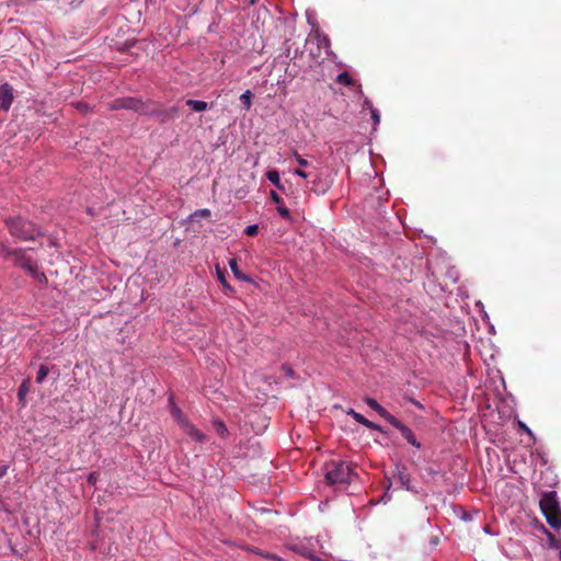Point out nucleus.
I'll return each mask as SVG.
<instances>
[{
  "mask_svg": "<svg viewBox=\"0 0 561 561\" xmlns=\"http://www.w3.org/2000/svg\"><path fill=\"white\" fill-rule=\"evenodd\" d=\"M392 426L400 431L401 435L414 447L420 448L421 443L416 439L415 435L405 426L402 422H400L397 417H393L390 422Z\"/></svg>",
  "mask_w": 561,
  "mask_h": 561,
  "instance_id": "7",
  "label": "nucleus"
},
{
  "mask_svg": "<svg viewBox=\"0 0 561 561\" xmlns=\"http://www.w3.org/2000/svg\"><path fill=\"white\" fill-rule=\"evenodd\" d=\"M282 369L284 370V373L289 376V377H293L294 376V370L290 366L288 365H283L282 366Z\"/></svg>",
  "mask_w": 561,
  "mask_h": 561,
  "instance_id": "29",
  "label": "nucleus"
},
{
  "mask_svg": "<svg viewBox=\"0 0 561 561\" xmlns=\"http://www.w3.org/2000/svg\"><path fill=\"white\" fill-rule=\"evenodd\" d=\"M217 274H218V279L221 282V284L224 286H226L227 284H226V278H225L224 274L219 270L217 271Z\"/></svg>",
  "mask_w": 561,
  "mask_h": 561,
  "instance_id": "33",
  "label": "nucleus"
},
{
  "mask_svg": "<svg viewBox=\"0 0 561 561\" xmlns=\"http://www.w3.org/2000/svg\"><path fill=\"white\" fill-rule=\"evenodd\" d=\"M5 224L10 233L20 240H34L41 233L33 222L21 217L7 219Z\"/></svg>",
  "mask_w": 561,
  "mask_h": 561,
  "instance_id": "4",
  "label": "nucleus"
},
{
  "mask_svg": "<svg viewBox=\"0 0 561 561\" xmlns=\"http://www.w3.org/2000/svg\"><path fill=\"white\" fill-rule=\"evenodd\" d=\"M336 82L344 85H355L354 79L346 71L337 75Z\"/></svg>",
  "mask_w": 561,
  "mask_h": 561,
  "instance_id": "17",
  "label": "nucleus"
},
{
  "mask_svg": "<svg viewBox=\"0 0 561 561\" xmlns=\"http://www.w3.org/2000/svg\"><path fill=\"white\" fill-rule=\"evenodd\" d=\"M347 414L351 415L357 423L364 425L365 427H367L369 430H375V431L382 432V427L380 425H377V424L370 422L364 415H362L360 413L355 412L353 409H351L347 412Z\"/></svg>",
  "mask_w": 561,
  "mask_h": 561,
  "instance_id": "9",
  "label": "nucleus"
},
{
  "mask_svg": "<svg viewBox=\"0 0 561 561\" xmlns=\"http://www.w3.org/2000/svg\"><path fill=\"white\" fill-rule=\"evenodd\" d=\"M369 112H370L371 119L374 121L375 126L379 125L380 114H379L378 110H376L375 107H371V111H369Z\"/></svg>",
  "mask_w": 561,
  "mask_h": 561,
  "instance_id": "26",
  "label": "nucleus"
},
{
  "mask_svg": "<svg viewBox=\"0 0 561 561\" xmlns=\"http://www.w3.org/2000/svg\"><path fill=\"white\" fill-rule=\"evenodd\" d=\"M398 478L402 485H404L407 489H410L409 482H410V476L403 471H399Z\"/></svg>",
  "mask_w": 561,
  "mask_h": 561,
  "instance_id": "24",
  "label": "nucleus"
},
{
  "mask_svg": "<svg viewBox=\"0 0 561 561\" xmlns=\"http://www.w3.org/2000/svg\"><path fill=\"white\" fill-rule=\"evenodd\" d=\"M9 260L13 261L15 265L21 266L25 271H27L33 277L37 280H46V276L44 273L38 272V265L35 261L27 257L25 255V251L22 249H14L11 251L9 255Z\"/></svg>",
  "mask_w": 561,
  "mask_h": 561,
  "instance_id": "5",
  "label": "nucleus"
},
{
  "mask_svg": "<svg viewBox=\"0 0 561 561\" xmlns=\"http://www.w3.org/2000/svg\"><path fill=\"white\" fill-rule=\"evenodd\" d=\"M363 106H364V108L369 110V111H371V107H374L371 101H369L368 99L364 100Z\"/></svg>",
  "mask_w": 561,
  "mask_h": 561,
  "instance_id": "31",
  "label": "nucleus"
},
{
  "mask_svg": "<svg viewBox=\"0 0 561 561\" xmlns=\"http://www.w3.org/2000/svg\"><path fill=\"white\" fill-rule=\"evenodd\" d=\"M11 249H9L3 242L0 241V256L9 260V255L11 253Z\"/></svg>",
  "mask_w": 561,
  "mask_h": 561,
  "instance_id": "25",
  "label": "nucleus"
},
{
  "mask_svg": "<svg viewBox=\"0 0 561 561\" xmlns=\"http://www.w3.org/2000/svg\"><path fill=\"white\" fill-rule=\"evenodd\" d=\"M8 467L7 466H0V478H2L7 473Z\"/></svg>",
  "mask_w": 561,
  "mask_h": 561,
  "instance_id": "35",
  "label": "nucleus"
},
{
  "mask_svg": "<svg viewBox=\"0 0 561 561\" xmlns=\"http://www.w3.org/2000/svg\"><path fill=\"white\" fill-rule=\"evenodd\" d=\"M171 415L175 420V422L179 424L180 427H182L185 423L188 422L187 417L184 415V413L181 411V409L178 408L172 401H171Z\"/></svg>",
  "mask_w": 561,
  "mask_h": 561,
  "instance_id": "13",
  "label": "nucleus"
},
{
  "mask_svg": "<svg viewBox=\"0 0 561 561\" xmlns=\"http://www.w3.org/2000/svg\"><path fill=\"white\" fill-rule=\"evenodd\" d=\"M14 100L13 87L9 83L0 85V111H9Z\"/></svg>",
  "mask_w": 561,
  "mask_h": 561,
  "instance_id": "6",
  "label": "nucleus"
},
{
  "mask_svg": "<svg viewBox=\"0 0 561 561\" xmlns=\"http://www.w3.org/2000/svg\"><path fill=\"white\" fill-rule=\"evenodd\" d=\"M542 515L550 527L561 529V507L556 491L545 492L539 501Z\"/></svg>",
  "mask_w": 561,
  "mask_h": 561,
  "instance_id": "2",
  "label": "nucleus"
},
{
  "mask_svg": "<svg viewBox=\"0 0 561 561\" xmlns=\"http://www.w3.org/2000/svg\"><path fill=\"white\" fill-rule=\"evenodd\" d=\"M229 267L231 268L233 275L238 278V279H242V280H247L248 277H245L239 270V266H238V262H237V259H231L229 261Z\"/></svg>",
  "mask_w": 561,
  "mask_h": 561,
  "instance_id": "18",
  "label": "nucleus"
},
{
  "mask_svg": "<svg viewBox=\"0 0 561 561\" xmlns=\"http://www.w3.org/2000/svg\"><path fill=\"white\" fill-rule=\"evenodd\" d=\"M519 426L527 433L529 434L530 436H533V432L530 431V428H528L524 423L519 422Z\"/></svg>",
  "mask_w": 561,
  "mask_h": 561,
  "instance_id": "34",
  "label": "nucleus"
},
{
  "mask_svg": "<svg viewBox=\"0 0 561 561\" xmlns=\"http://www.w3.org/2000/svg\"><path fill=\"white\" fill-rule=\"evenodd\" d=\"M214 426L220 436H225L228 433L227 426L221 421H215Z\"/></svg>",
  "mask_w": 561,
  "mask_h": 561,
  "instance_id": "23",
  "label": "nucleus"
},
{
  "mask_svg": "<svg viewBox=\"0 0 561 561\" xmlns=\"http://www.w3.org/2000/svg\"><path fill=\"white\" fill-rule=\"evenodd\" d=\"M181 428L187 436L196 442L203 443L206 439L205 434L198 431L190 421L185 423Z\"/></svg>",
  "mask_w": 561,
  "mask_h": 561,
  "instance_id": "10",
  "label": "nucleus"
},
{
  "mask_svg": "<svg viewBox=\"0 0 561 561\" xmlns=\"http://www.w3.org/2000/svg\"><path fill=\"white\" fill-rule=\"evenodd\" d=\"M94 481H95L94 473H91V474L89 476V482L94 483Z\"/></svg>",
  "mask_w": 561,
  "mask_h": 561,
  "instance_id": "36",
  "label": "nucleus"
},
{
  "mask_svg": "<svg viewBox=\"0 0 561 561\" xmlns=\"http://www.w3.org/2000/svg\"><path fill=\"white\" fill-rule=\"evenodd\" d=\"M331 184H332L331 180H329V179H321L320 176H318L313 181L312 191L317 195H323L324 193H327L329 191V188L331 187Z\"/></svg>",
  "mask_w": 561,
  "mask_h": 561,
  "instance_id": "12",
  "label": "nucleus"
},
{
  "mask_svg": "<svg viewBox=\"0 0 561 561\" xmlns=\"http://www.w3.org/2000/svg\"><path fill=\"white\" fill-rule=\"evenodd\" d=\"M324 476L328 484L337 489H346L357 474L352 463L342 460H331L324 466Z\"/></svg>",
  "mask_w": 561,
  "mask_h": 561,
  "instance_id": "1",
  "label": "nucleus"
},
{
  "mask_svg": "<svg viewBox=\"0 0 561 561\" xmlns=\"http://www.w3.org/2000/svg\"><path fill=\"white\" fill-rule=\"evenodd\" d=\"M299 553L312 561H322L320 558L316 557L308 548L301 547L299 549Z\"/></svg>",
  "mask_w": 561,
  "mask_h": 561,
  "instance_id": "21",
  "label": "nucleus"
},
{
  "mask_svg": "<svg viewBox=\"0 0 561 561\" xmlns=\"http://www.w3.org/2000/svg\"><path fill=\"white\" fill-rule=\"evenodd\" d=\"M49 373V368L46 365H41L36 376V382L42 383Z\"/></svg>",
  "mask_w": 561,
  "mask_h": 561,
  "instance_id": "19",
  "label": "nucleus"
},
{
  "mask_svg": "<svg viewBox=\"0 0 561 561\" xmlns=\"http://www.w3.org/2000/svg\"><path fill=\"white\" fill-rule=\"evenodd\" d=\"M259 232V227L257 225H251V226H248L247 229H245V233L250 237H254L256 236Z\"/></svg>",
  "mask_w": 561,
  "mask_h": 561,
  "instance_id": "27",
  "label": "nucleus"
},
{
  "mask_svg": "<svg viewBox=\"0 0 561 561\" xmlns=\"http://www.w3.org/2000/svg\"><path fill=\"white\" fill-rule=\"evenodd\" d=\"M78 108H79L81 112H83V113H87V112H89V111H90L89 105H88V104H85V103H79V104H78Z\"/></svg>",
  "mask_w": 561,
  "mask_h": 561,
  "instance_id": "30",
  "label": "nucleus"
},
{
  "mask_svg": "<svg viewBox=\"0 0 561 561\" xmlns=\"http://www.w3.org/2000/svg\"><path fill=\"white\" fill-rule=\"evenodd\" d=\"M106 107L110 111L130 110L140 115H153L156 113L150 100L144 101L142 99L133 96L114 99L107 103Z\"/></svg>",
  "mask_w": 561,
  "mask_h": 561,
  "instance_id": "3",
  "label": "nucleus"
},
{
  "mask_svg": "<svg viewBox=\"0 0 561 561\" xmlns=\"http://www.w3.org/2000/svg\"><path fill=\"white\" fill-rule=\"evenodd\" d=\"M270 195L271 199L277 205L279 216L285 219L290 218L289 209L285 207L283 198L275 191H271Z\"/></svg>",
  "mask_w": 561,
  "mask_h": 561,
  "instance_id": "11",
  "label": "nucleus"
},
{
  "mask_svg": "<svg viewBox=\"0 0 561 561\" xmlns=\"http://www.w3.org/2000/svg\"><path fill=\"white\" fill-rule=\"evenodd\" d=\"M27 392H28V380H25L19 387V390H18L19 399L23 400Z\"/></svg>",
  "mask_w": 561,
  "mask_h": 561,
  "instance_id": "22",
  "label": "nucleus"
},
{
  "mask_svg": "<svg viewBox=\"0 0 561 561\" xmlns=\"http://www.w3.org/2000/svg\"><path fill=\"white\" fill-rule=\"evenodd\" d=\"M185 103L192 111L195 112H204L208 108V104L205 101L188 99Z\"/></svg>",
  "mask_w": 561,
  "mask_h": 561,
  "instance_id": "15",
  "label": "nucleus"
},
{
  "mask_svg": "<svg viewBox=\"0 0 561 561\" xmlns=\"http://www.w3.org/2000/svg\"><path fill=\"white\" fill-rule=\"evenodd\" d=\"M248 550L252 553H255L260 557H263L265 559H270V560H273V561H283L282 558H279L278 556L274 554V553H270V552H263L261 551L260 549L257 548H248Z\"/></svg>",
  "mask_w": 561,
  "mask_h": 561,
  "instance_id": "16",
  "label": "nucleus"
},
{
  "mask_svg": "<svg viewBox=\"0 0 561 561\" xmlns=\"http://www.w3.org/2000/svg\"><path fill=\"white\" fill-rule=\"evenodd\" d=\"M295 158L300 167H307L309 164V162L306 159H304L300 154H298L297 152H295Z\"/></svg>",
  "mask_w": 561,
  "mask_h": 561,
  "instance_id": "28",
  "label": "nucleus"
},
{
  "mask_svg": "<svg viewBox=\"0 0 561 561\" xmlns=\"http://www.w3.org/2000/svg\"><path fill=\"white\" fill-rule=\"evenodd\" d=\"M365 402L367 405L376 411L383 420H386L388 423L391 422V420L394 417L391 415L383 407H381L375 399L373 398H366Z\"/></svg>",
  "mask_w": 561,
  "mask_h": 561,
  "instance_id": "8",
  "label": "nucleus"
},
{
  "mask_svg": "<svg viewBox=\"0 0 561 561\" xmlns=\"http://www.w3.org/2000/svg\"><path fill=\"white\" fill-rule=\"evenodd\" d=\"M266 178L271 181L279 191L286 194L285 185L280 182L279 173L277 170H270L266 173Z\"/></svg>",
  "mask_w": 561,
  "mask_h": 561,
  "instance_id": "14",
  "label": "nucleus"
},
{
  "mask_svg": "<svg viewBox=\"0 0 561 561\" xmlns=\"http://www.w3.org/2000/svg\"><path fill=\"white\" fill-rule=\"evenodd\" d=\"M295 174H297L298 176H301V178H304V179H306V178L308 176V173H307V172H305V171H304V170H301V169H297V170H295Z\"/></svg>",
  "mask_w": 561,
  "mask_h": 561,
  "instance_id": "32",
  "label": "nucleus"
},
{
  "mask_svg": "<svg viewBox=\"0 0 561 561\" xmlns=\"http://www.w3.org/2000/svg\"><path fill=\"white\" fill-rule=\"evenodd\" d=\"M251 99H252V93H251V91H250V90H247V91H245L243 94H241V96H240V100H241L242 104L244 105V107H245L247 110H249V108L251 107V105H252V101H251Z\"/></svg>",
  "mask_w": 561,
  "mask_h": 561,
  "instance_id": "20",
  "label": "nucleus"
},
{
  "mask_svg": "<svg viewBox=\"0 0 561 561\" xmlns=\"http://www.w3.org/2000/svg\"><path fill=\"white\" fill-rule=\"evenodd\" d=\"M201 214L203 216H208L210 214V211L208 209H203V210H201Z\"/></svg>",
  "mask_w": 561,
  "mask_h": 561,
  "instance_id": "37",
  "label": "nucleus"
}]
</instances>
